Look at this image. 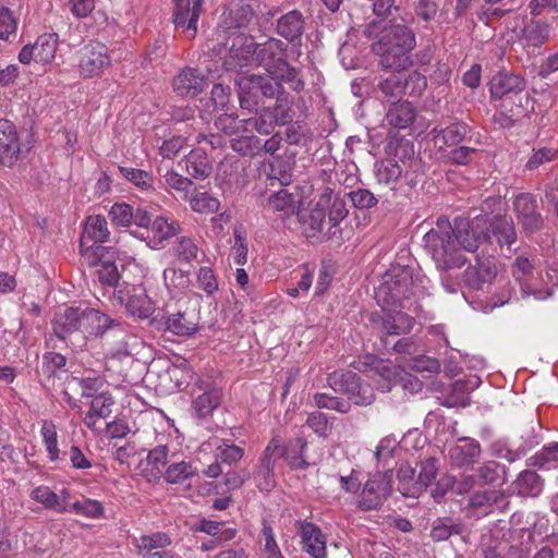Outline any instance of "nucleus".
Returning <instances> with one entry per match:
<instances>
[{"mask_svg":"<svg viewBox=\"0 0 558 558\" xmlns=\"http://www.w3.org/2000/svg\"><path fill=\"white\" fill-rule=\"evenodd\" d=\"M296 527L301 536L303 550L312 558H326L327 539L320 527L313 522L299 520Z\"/></svg>","mask_w":558,"mask_h":558,"instance_id":"f3484780","label":"nucleus"},{"mask_svg":"<svg viewBox=\"0 0 558 558\" xmlns=\"http://www.w3.org/2000/svg\"><path fill=\"white\" fill-rule=\"evenodd\" d=\"M437 465L435 459H426L420 464V471L416 474L418 480L420 495L432 484L437 475Z\"/></svg>","mask_w":558,"mask_h":558,"instance_id":"052dcab7","label":"nucleus"},{"mask_svg":"<svg viewBox=\"0 0 558 558\" xmlns=\"http://www.w3.org/2000/svg\"><path fill=\"white\" fill-rule=\"evenodd\" d=\"M504 499V494L497 489H485L474 493L469 501V507L473 511H478L476 515L487 514L490 508Z\"/></svg>","mask_w":558,"mask_h":558,"instance_id":"4c0bfd02","label":"nucleus"},{"mask_svg":"<svg viewBox=\"0 0 558 558\" xmlns=\"http://www.w3.org/2000/svg\"><path fill=\"white\" fill-rule=\"evenodd\" d=\"M118 299L125 305L130 315L140 319L148 318L155 311L154 302L142 286L126 287L125 292L119 290Z\"/></svg>","mask_w":558,"mask_h":558,"instance_id":"4468645a","label":"nucleus"},{"mask_svg":"<svg viewBox=\"0 0 558 558\" xmlns=\"http://www.w3.org/2000/svg\"><path fill=\"white\" fill-rule=\"evenodd\" d=\"M404 85H407V94L420 96L425 90L427 81L423 74L414 71L407 78L404 77Z\"/></svg>","mask_w":558,"mask_h":558,"instance_id":"338daca9","label":"nucleus"},{"mask_svg":"<svg viewBox=\"0 0 558 558\" xmlns=\"http://www.w3.org/2000/svg\"><path fill=\"white\" fill-rule=\"evenodd\" d=\"M177 456L178 452L168 445H158L148 451L146 460L141 463V473L148 482L158 481Z\"/></svg>","mask_w":558,"mask_h":558,"instance_id":"2eb2a0df","label":"nucleus"},{"mask_svg":"<svg viewBox=\"0 0 558 558\" xmlns=\"http://www.w3.org/2000/svg\"><path fill=\"white\" fill-rule=\"evenodd\" d=\"M416 16L425 22L433 20L438 12V4L434 0H418L415 3Z\"/></svg>","mask_w":558,"mask_h":558,"instance_id":"774afa93","label":"nucleus"},{"mask_svg":"<svg viewBox=\"0 0 558 558\" xmlns=\"http://www.w3.org/2000/svg\"><path fill=\"white\" fill-rule=\"evenodd\" d=\"M416 118V109L410 101H397L386 113L387 122L396 129H407Z\"/></svg>","mask_w":558,"mask_h":558,"instance_id":"c756f323","label":"nucleus"},{"mask_svg":"<svg viewBox=\"0 0 558 558\" xmlns=\"http://www.w3.org/2000/svg\"><path fill=\"white\" fill-rule=\"evenodd\" d=\"M287 44L276 37H268L263 44H245L240 53L245 62L240 66L262 65L269 78L259 74L241 71L235 80L239 87V98L242 108L253 110L259 96L272 98L279 95L286 83L293 90H301L304 82L295 68L290 66L284 59Z\"/></svg>","mask_w":558,"mask_h":558,"instance_id":"f257e3e1","label":"nucleus"},{"mask_svg":"<svg viewBox=\"0 0 558 558\" xmlns=\"http://www.w3.org/2000/svg\"><path fill=\"white\" fill-rule=\"evenodd\" d=\"M216 446V458L226 464H235L238 463L244 456L243 448L230 444L227 440H217L215 442Z\"/></svg>","mask_w":558,"mask_h":558,"instance_id":"864d4df0","label":"nucleus"},{"mask_svg":"<svg viewBox=\"0 0 558 558\" xmlns=\"http://www.w3.org/2000/svg\"><path fill=\"white\" fill-rule=\"evenodd\" d=\"M57 41L52 37H38L33 45L35 62L49 63L56 54Z\"/></svg>","mask_w":558,"mask_h":558,"instance_id":"5fc2aeb1","label":"nucleus"},{"mask_svg":"<svg viewBox=\"0 0 558 558\" xmlns=\"http://www.w3.org/2000/svg\"><path fill=\"white\" fill-rule=\"evenodd\" d=\"M380 313L372 315V322L386 335L408 333L412 330L414 319L396 308L416 312V286L412 272L407 267H398L384 276V281L375 292Z\"/></svg>","mask_w":558,"mask_h":558,"instance_id":"7ed1b4c3","label":"nucleus"},{"mask_svg":"<svg viewBox=\"0 0 558 558\" xmlns=\"http://www.w3.org/2000/svg\"><path fill=\"white\" fill-rule=\"evenodd\" d=\"M149 240L154 248H158L166 241L180 232V225L174 220H169L163 216L155 218L148 226Z\"/></svg>","mask_w":558,"mask_h":558,"instance_id":"c85d7f7f","label":"nucleus"},{"mask_svg":"<svg viewBox=\"0 0 558 558\" xmlns=\"http://www.w3.org/2000/svg\"><path fill=\"white\" fill-rule=\"evenodd\" d=\"M305 31V20L298 10L282 15L277 22L278 35H302Z\"/></svg>","mask_w":558,"mask_h":558,"instance_id":"79ce46f5","label":"nucleus"},{"mask_svg":"<svg viewBox=\"0 0 558 558\" xmlns=\"http://www.w3.org/2000/svg\"><path fill=\"white\" fill-rule=\"evenodd\" d=\"M110 236L107 219L101 215L88 216L81 235L80 250L85 264H95L109 247L101 245Z\"/></svg>","mask_w":558,"mask_h":558,"instance_id":"423d86ee","label":"nucleus"},{"mask_svg":"<svg viewBox=\"0 0 558 558\" xmlns=\"http://www.w3.org/2000/svg\"><path fill=\"white\" fill-rule=\"evenodd\" d=\"M402 167L395 159H385L376 163L375 173L379 183L395 184L401 178Z\"/></svg>","mask_w":558,"mask_h":558,"instance_id":"49530a36","label":"nucleus"},{"mask_svg":"<svg viewBox=\"0 0 558 558\" xmlns=\"http://www.w3.org/2000/svg\"><path fill=\"white\" fill-rule=\"evenodd\" d=\"M114 327H121V323L99 310L82 305L59 308L52 320L53 331L61 339L73 332L101 336Z\"/></svg>","mask_w":558,"mask_h":558,"instance_id":"20e7f679","label":"nucleus"},{"mask_svg":"<svg viewBox=\"0 0 558 558\" xmlns=\"http://www.w3.org/2000/svg\"><path fill=\"white\" fill-rule=\"evenodd\" d=\"M518 493L523 496H538L544 487L542 477L534 471H522L515 480Z\"/></svg>","mask_w":558,"mask_h":558,"instance_id":"ea45409f","label":"nucleus"},{"mask_svg":"<svg viewBox=\"0 0 558 558\" xmlns=\"http://www.w3.org/2000/svg\"><path fill=\"white\" fill-rule=\"evenodd\" d=\"M173 23L177 31L197 32V22L203 8V0H172Z\"/></svg>","mask_w":558,"mask_h":558,"instance_id":"6ab92c4d","label":"nucleus"},{"mask_svg":"<svg viewBox=\"0 0 558 558\" xmlns=\"http://www.w3.org/2000/svg\"><path fill=\"white\" fill-rule=\"evenodd\" d=\"M314 402L320 409L333 410L340 413H348L351 409L349 401L327 393H316L314 396Z\"/></svg>","mask_w":558,"mask_h":558,"instance_id":"bf43d9fd","label":"nucleus"},{"mask_svg":"<svg viewBox=\"0 0 558 558\" xmlns=\"http://www.w3.org/2000/svg\"><path fill=\"white\" fill-rule=\"evenodd\" d=\"M534 265L527 257L519 256L513 265V275L515 279L521 283V289L524 294H533L536 299H544L542 292L533 289L530 279L533 276Z\"/></svg>","mask_w":558,"mask_h":558,"instance_id":"f704fd0d","label":"nucleus"},{"mask_svg":"<svg viewBox=\"0 0 558 558\" xmlns=\"http://www.w3.org/2000/svg\"><path fill=\"white\" fill-rule=\"evenodd\" d=\"M165 183L172 190H175L177 192L184 193V197H186L187 192L193 186V182L179 174L178 172L173 170H169L163 175Z\"/></svg>","mask_w":558,"mask_h":558,"instance_id":"0e129e2a","label":"nucleus"},{"mask_svg":"<svg viewBox=\"0 0 558 558\" xmlns=\"http://www.w3.org/2000/svg\"><path fill=\"white\" fill-rule=\"evenodd\" d=\"M174 253L181 260L190 263L196 259L198 247L192 239L182 236L174 245Z\"/></svg>","mask_w":558,"mask_h":558,"instance_id":"e2e57ef3","label":"nucleus"},{"mask_svg":"<svg viewBox=\"0 0 558 558\" xmlns=\"http://www.w3.org/2000/svg\"><path fill=\"white\" fill-rule=\"evenodd\" d=\"M468 133V125L462 122H453L446 128H435L432 131L434 134L435 145L439 149L446 146H453L460 143Z\"/></svg>","mask_w":558,"mask_h":558,"instance_id":"7c9ffc66","label":"nucleus"},{"mask_svg":"<svg viewBox=\"0 0 558 558\" xmlns=\"http://www.w3.org/2000/svg\"><path fill=\"white\" fill-rule=\"evenodd\" d=\"M320 194H327L330 197L327 208L328 221L331 227H337L348 216L345 201L329 187H325Z\"/></svg>","mask_w":558,"mask_h":558,"instance_id":"a18cd8bd","label":"nucleus"},{"mask_svg":"<svg viewBox=\"0 0 558 558\" xmlns=\"http://www.w3.org/2000/svg\"><path fill=\"white\" fill-rule=\"evenodd\" d=\"M514 210L526 232L533 233L543 226L541 214L537 213L536 199L529 193L518 195L513 202Z\"/></svg>","mask_w":558,"mask_h":558,"instance_id":"4be33fe9","label":"nucleus"},{"mask_svg":"<svg viewBox=\"0 0 558 558\" xmlns=\"http://www.w3.org/2000/svg\"><path fill=\"white\" fill-rule=\"evenodd\" d=\"M206 84L205 76L192 68L181 70L172 82L173 90L182 97L197 96L204 90Z\"/></svg>","mask_w":558,"mask_h":558,"instance_id":"5701e85b","label":"nucleus"},{"mask_svg":"<svg viewBox=\"0 0 558 558\" xmlns=\"http://www.w3.org/2000/svg\"><path fill=\"white\" fill-rule=\"evenodd\" d=\"M80 53L78 72L83 78L97 77L111 64L107 47L99 41L85 45Z\"/></svg>","mask_w":558,"mask_h":558,"instance_id":"9b49d317","label":"nucleus"},{"mask_svg":"<svg viewBox=\"0 0 558 558\" xmlns=\"http://www.w3.org/2000/svg\"><path fill=\"white\" fill-rule=\"evenodd\" d=\"M459 527L452 523L446 522L445 520L437 519L430 532V536L436 542L448 539L453 533H459Z\"/></svg>","mask_w":558,"mask_h":558,"instance_id":"69168bd1","label":"nucleus"},{"mask_svg":"<svg viewBox=\"0 0 558 558\" xmlns=\"http://www.w3.org/2000/svg\"><path fill=\"white\" fill-rule=\"evenodd\" d=\"M450 229L451 233L432 230L426 234L433 259L444 270L464 265L465 258L460 250L475 252L490 240L489 231L500 246L511 245L517 238L512 221L506 217H495L490 222L484 216H477L472 221L457 219Z\"/></svg>","mask_w":558,"mask_h":558,"instance_id":"f03ea898","label":"nucleus"},{"mask_svg":"<svg viewBox=\"0 0 558 558\" xmlns=\"http://www.w3.org/2000/svg\"><path fill=\"white\" fill-rule=\"evenodd\" d=\"M364 364L371 367V371L378 375L376 379L378 388L383 391H389L393 385L399 380H404L410 385L418 386V381L413 379L410 375L402 377V368L395 365L390 361L380 360L374 355H366Z\"/></svg>","mask_w":558,"mask_h":558,"instance_id":"ddd939ff","label":"nucleus"},{"mask_svg":"<svg viewBox=\"0 0 558 558\" xmlns=\"http://www.w3.org/2000/svg\"><path fill=\"white\" fill-rule=\"evenodd\" d=\"M111 222L116 227L129 228L132 225L140 228H148L150 214L141 207H132L126 203H116L109 210Z\"/></svg>","mask_w":558,"mask_h":558,"instance_id":"a211bd4d","label":"nucleus"},{"mask_svg":"<svg viewBox=\"0 0 558 558\" xmlns=\"http://www.w3.org/2000/svg\"><path fill=\"white\" fill-rule=\"evenodd\" d=\"M527 465L544 470L558 468V442L544 446L539 451L527 459Z\"/></svg>","mask_w":558,"mask_h":558,"instance_id":"58836bf2","label":"nucleus"},{"mask_svg":"<svg viewBox=\"0 0 558 558\" xmlns=\"http://www.w3.org/2000/svg\"><path fill=\"white\" fill-rule=\"evenodd\" d=\"M531 447H519L515 450L509 449L505 442L495 441L490 446V451L494 457L506 459L512 463L521 459L529 451Z\"/></svg>","mask_w":558,"mask_h":558,"instance_id":"680f3d73","label":"nucleus"},{"mask_svg":"<svg viewBox=\"0 0 558 558\" xmlns=\"http://www.w3.org/2000/svg\"><path fill=\"white\" fill-rule=\"evenodd\" d=\"M398 489L403 496L407 497H418V480L416 471L410 464H401L398 470Z\"/></svg>","mask_w":558,"mask_h":558,"instance_id":"37998d69","label":"nucleus"},{"mask_svg":"<svg viewBox=\"0 0 558 558\" xmlns=\"http://www.w3.org/2000/svg\"><path fill=\"white\" fill-rule=\"evenodd\" d=\"M481 454L480 442L473 438L462 437L449 449V459L457 466L473 464Z\"/></svg>","mask_w":558,"mask_h":558,"instance_id":"393cba45","label":"nucleus"},{"mask_svg":"<svg viewBox=\"0 0 558 558\" xmlns=\"http://www.w3.org/2000/svg\"><path fill=\"white\" fill-rule=\"evenodd\" d=\"M414 46L415 37H380L372 49L384 69L402 72L412 64L410 52Z\"/></svg>","mask_w":558,"mask_h":558,"instance_id":"39448f33","label":"nucleus"},{"mask_svg":"<svg viewBox=\"0 0 558 558\" xmlns=\"http://www.w3.org/2000/svg\"><path fill=\"white\" fill-rule=\"evenodd\" d=\"M170 537L162 532L153 533L150 535H142L135 539V545L140 551H151L165 548L170 545Z\"/></svg>","mask_w":558,"mask_h":558,"instance_id":"4d7b16f0","label":"nucleus"},{"mask_svg":"<svg viewBox=\"0 0 558 558\" xmlns=\"http://www.w3.org/2000/svg\"><path fill=\"white\" fill-rule=\"evenodd\" d=\"M185 169L191 177L203 180L209 177L213 167L204 151L193 150L186 158Z\"/></svg>","mask_w":558,"mask_h":558,"instance_id":"a19ab883","label":"nucleus"},{"mask_svg":"<svg viewBox=\"0 0 558 558\" xmlns=\"http://www.w3.org/2000/svg\"><path fill=\"white\" fill-rule=\"evenodd\" d=\"M197 474V468L191 462L177 460L170 461L162 477L169 484H180Z\"/></svg>","mask_w":558,"mask_h":558,"instance_id":"c9c22d12","label":"nucleus"},{"mask_svg":"<svg viewBox=\"0 0 558 558\" xmlns=\"http://www.w3.org/2000/svg\"><path fill=\"white\" fill-rule=\"evenodd\" d=\"M251 16L252 12L248 5L232 3L222 11L219 26L225 31L242 28L248 24Z\"/></svg>","mask_w":558,"mask_h":558,"instance_id":"cd10ccee","label":"nucleus"},{"mask_svg":"<svg viewBox=\"0 0 558 558\" xmlns=\"http://www.w3.org/2000/svg\"><path fill=\"white\" fill-rule=\"evenodd\" d=\"M189 202L193 211L204 215L216 213L220 207L219 199L207 192L193 193Z\"/></svg>","mask_w":558,"mask_h":558,"instance_id":"09e8293b","label":"nucleus"},{"mask_svg":"<svg viewBox=\"0 0 558 558\" xmlns=\"http://www.w3.org/2000/svg\"><path fill=\"white\" fill-rule=\"evenodd\" d=\"M525 80L514 73L498 72L489 82V92L493 99L512 98L525 90Z\"/></svg>","mask_w":558,"mask_h":558,"instance_id":"aec40b11","label":"nucleus"},{"mask_svg":"<svg viewBox=\"0 0 558 558\" xmlns=\"http://www.w3.org/2000/svg\"><path fill=\"white\" fill-rule=\"evenodd\" d=\"M196 288L204 291L207 296H214L219 290V280L216 271L209 266H202L195 272Z\"/></svg>","mask_w":558,"mask_h":558,"instance_id":"de8ad7c7","label":"nucleus"},{"mask_svg":"<svg viewBox=\"0 0 558 558\" xmlns=\"http://www.w3.org/2000/svg\"><path fill=\"white\" fill-rule=\"evenodd\" d=\"M497 275V268L492 257L476 256V264L464 272V282L471 289L480 290L484 283H489Z\"/></svg>","mask_w":558,"mask_h":558,"instance_id":"b1692460","label":"nucleus"},{"mask_svg":"<svg viewBox=\"0 0 558 558\" xmlns=\"http://www.w3.org/2000/svg\"><path fill=\"white\" fill-rule=\"evenodd\" d=\"M283 448L280 439H270L263 451L254 472V481L260 492H270L276 486L275 468L277 461L282 457Z\"/></svg>","mask_w":558,"mask_h":558,"instance_id":"9d476101","label":"nucleus"},{"mask_svg":"<svg viewBox=\"0 0 558 558\" xmlns=\"http://www.w3.org/2000/svg\"><path fill=\"white\" fill-rule=\"evenodd\" d=\"M222 393L217 388H208L195 396L192 401V410L197 417L209 416L220 404Z\"/></svg>","mask_w":558,"mask_h":558,"instance_id":"2f4dec72","label":"nucleus"},{"mask_svg":"<svg viewBox=\"0 0 558 558\" xmlns=\"http://www.w3.org/2000/svg\"><path fill=\"white\" fill-rule=\"evenodd\" d=\"M70 512H75L89 519H99L105 513L102 504L90 498H82L74 502H70Z\"/></svg>","mask_w":558,"mask_h":558,"instance_id":"3c124183","label":"nucleus"},{"mask_svg":"<svg viewBox=\"0 0 558 558\" xmlns=\"http://www.w3.org/2000/svg\"><path fill=\"white\" fill-rule=\"evenodd\" d=\"M378 88L383 94V100L387 102H397L407 94V85H404V75L401 72L391 73L388 77L381 80Z\"/></svg>","mask_w":558,"mask_h":558,"instance_id":"72a5a7b5","label":"nucleus"},{"mask_svg":"<svg viewBox=\"0 0 558 558\" xmlns=\"http://www.w3.org/2000/svg\"><path fill=\"white\" fill-rule=\"evenodd\" d=\"M231 147L241 155L253 156L260 151L262 143L255 135H245L231 140Z\"/></svg>","mask_w":558,"mask_h":558,"instance_id":"13d9d810","label":"nucleus"},{"mask_svg":"<svg viewBox=\"0 0 558 558\" xmlns=\"http://www.w3.org/2000/svg\"><path fill=\"white\" fill-rule=\"evenodd\" d=\"M199 319L194 312H181L168 315L166 329L175 336H190L198 329Z\"/></svg>","mask_w":558,"mask_h":558,"instance_id":"bb28decb","label":"nucleus"},{"mask_svg":"<svg viewBox=\"0 0 558 558\" xmlns=\"http://www.w3.org/2000/svg\"><path fill=\"white\" fill-rule=\"evenodd\" d=\"M114 403L113 397L107 391L95 395L83 418L87 428L94 434L100 435L104 432L101 421L107 420L111 415Z\"/></svg>","mask_w":558,"mask_h":558,"instance_id":"dca6fc26","label":"nucleus"},{"mask_svg":"<svg viewBox=\"0 0 558 558\" xmlns=\"http://www.w3.org/2000/svg\"><path fill=\"white\" fill-rule=\"evenodd\" d=\"M329 386L348 397L350 403L368 405L375 400L374 390L368 384H363L353 372L333 373L328 377Z\"/></svg>","mask_w":558,"mask_h":558,"instance_id":"0eeeda50","label":"nucleus"},{"mask_svg":"<svg viewBox=\"0 0 558 558\" xmlns=\"http://www.w3.org/2000/svg\"><path fill=\"white\" fill-rule=\"evenodd\" d=\"M22 132L10 120L0 119V166H14L22 155Z\"/></svg>","mask_w":558,"mask_h":558,"instance_id":"f8f14e48","label":"nucleus"},{"mask_svg":"<svg viewBox=\"0 0 558 558\" xmlns=\"http://www.w3.org/2000/svg\"><path fill=\"white\" fill-rule=\"evenodd\" d=\"M330 197L319 194L317 201L310 207L299 208L296 217L302 234L310 241H320L324 238L325 218Z\"/></svg>","mask_w":558,"mask_h":558,"instance_id":"6e6552de","label":"nucleus"},{"mask_svg":"<svg viewBox=\"0 0 558 558\" xmlns=\"http://www.w3.org/2000/svg\"><path fill=\"white\" fill-rule=\"evenodd\" d=\"M300 198L298 194H293L286 189L270 194L267 206L272 211L279 213L280 218L286 222L299 209Z\"/></svg>","mask_w":558,"mask_h":558,"instance_id":"a878e982","label":"nucleus"},{"mask_svg":"<svg viewBox=\"0 0 558 558\" xmlns=\"http://www.w3.org/2000/svg\"><path fill=\"white\" fill-rule=\"evenodd\" d=\"M86 265L96 268L98 279L102 284L113 287L118 283L120 274L114 264V252L111 248H109V253L102 254L95 264Z\"/></svg>","mask_w":558,"mask_h":558,"instance_id":"473e14b6","label":"nucleus"},{"mask_svg":"<svg viewBox=\"0 0 558 558\" xmlns=\"http://www.w3.org/2000/svg\"><path fill=\"white\" fill-rule=\"evenodd\" d=\"M29 498L40 504L46 510H52L57 513L70 512V492L65 488L61 489L58 494L49 486L39 485L31 490Z\"/></svg>","mask_w":558,"mask_h":558,"instance_id":"412c9836","label":"nucleus"},{"mask_svg":"<svg viewBox=\"0 0 558 558\" xmlns=\"http://www.w3.org/2000/svg\"><path fill=\"white\" fill-rule=\"evenodd\" d=\"M392 489V473L376 472L369 475L360 494L357 506L364 511L379 508Z\"/></svg>","mask_w":558,"mask_h":558,"instance_id":"1a4fd4ad","label":"nucleus"},{"mask_svg":"<svg viewBox=\"0 0 558 558\" xmlns=\"http://www.w3.org/2000/svg\"><path fill=\"white\" fill-rule=\"evenodd\" d=\"M119 172L135 186L143 191L153 189V175L142 169H135L130 167H119Z\"/></svg>","mask_w":558,"mask_h":558,"instance_id":"6e6d98bb","label":"nucleus"},{"mask_svg":"<svg viewBox=\"0 0 558 558\" xmlns=\"http://www.w3.org/2000/svg\"><path fill=\"white\" fill-rule=\"evenodd\" d=\"M307 446V441L299 437L294 441L290 442L287 449H283L284 456L288 464L292 469H305L307 466V462L303 457V452Z\"/></svg>","mask_w":558,"mask_h":558,"instance_id":"8fccbe9b","label":"nucleus"},{"mask_svg":"<svg viewBox=\"0 0 558 558\" xmlns=\"http://www.w3.org/2000/svg\"><path fill=\"white\" fill-rule=\"evenodd\" d=\"M40 435L43 437V442L45 445L49 460L52 462L58 461L60 459L61 452L58 444V433L56 424L52 421H43L40 427Z\"/></svg>","mask_w":558,"mask_h":558,"instance_id":"c03bdc74","label":"nucleus"},{"mask_svg":"<svg viewBox=\"0 0 558 558\" xmlns=\"http://www.w3.org/2000/svg\"><path fill=\"white\" fill-rule=\"evenodd\" d=\"M163 283L171 296L184 293L190 287V276L187 271L175 267H168L163 270Z\"/></svg>","mask_w":558,"mask_h":558,"instance_id":"e433bc0d","label":"nucleus"},{"mask_svg":"<svg viewBox=\"0 0 558 558\" xmlns=\"http://www.w3.org/2000/svg\"><path fill=\"white\" fill-rule=\"evenodd\" d=\"M251 122L252 119L238 120L232 114L223 113L215 120V126L225 134L233 135L247 131V126Z\"/></svg>","mask_w":558,"mask_h":558,"instance_id":"603ef678","label":"nucleus"}]
</instances>
